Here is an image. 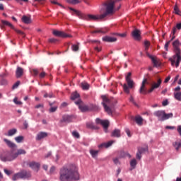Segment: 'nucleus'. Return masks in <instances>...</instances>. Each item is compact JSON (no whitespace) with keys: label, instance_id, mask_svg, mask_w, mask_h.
<instances>
[{"label":"nucleus","instance_id":"obj_1","mask_svg":"<svg viewBox=\"0 0 181 181\" xmlns=\"http://www.w3.org/2000/svg\"><path fill=\"white\" fill-rule=\"evenodd\" d=\"M103 6L105 8V12L100 15H93L88 14L85 15L83 13L69 7L70 11H73L81 19H86V21H101V19H104V18H107L108 15H112L114 13V4L112 3L107 1V3H104Z\"/></svg>","mask_w":181,"mask_h":181},{"label":"nucleus","instance_id":"obj_2","mask_svg":"<svg viewBox=\"0 0 181 181\" xmlns=\"http://www.w3.org/2000/svg\"><path fill=\"white\" fill-rule=\"evenodd\" d=\"M61 181H73L78 180L80 179V174H78V169L74 164H69L64 166L60 170Z\"/></svg>","mask_w":181,"mask_h":181},{"label":"nucleus","instance_id":"obj_3","mask_svg":"<svg viewBox=\"0 0 181 181\" xmlns=\"http://www.w3.org/2000/svg\"><path fill=\"white\" fill-rule=\"evenodd\" d=\"M173 47L175 54H174L173 57L169 58V61L171 62L172 66H175L176 68H177L181 62L180 41L179 39L173 42Z\"/></svg>","mask_w":181,"mask_h":181},{"label":"nucleus","instance_id":"obj_4","mask_svg":"<svg viewBox=\"0 0 181 181\" xmlns=\"http://www.w3.org/2000/svg\"><path fill=\"white\" fill-rule=\"evenodd\" d=\"M146 84H149V82H148L147 78H144L139 89L140 94H148V93H152L155 88H159V79L157 80V83H153L151 88L149 90L146 89Z\"/></svg>","mask_w":181,"mask_h":181},{"label":"nucleus","instance_id":"obj_5","mask_svg":"<svg viewBox=\"0 0 181 181\" xmlns=\"http://www.w3.org/2000/svg\"><path fill=\"white\" fill-rule=\"evenodd\" d=\"M149 46H151V42L148 40L144 41V52L147 56V57H149L151 60L152 61V63L153 64V67H158L159 62L158 60H156V58L149 54L148 50H149Z\"/></svg>","mask_w":181,"mask_h":181},{"label":"nucleus","instance_id":"obj_6","mask_svg":"<svg viewBox=\"0 0 181 181\" xmlns=\"http://www.w3.org/2000/svg\"><path fill=\"white\" fill-rule=\"evenodd\" d=\"M132 76V74L131 72H129L126 76V81L127 83H124L123 85V90L126 94H129V88H134V81L131 79V76Z\"/></svg>","mask_w":181,"mask_h":181},{"label":"nucleus","instance_id":"obj_7","mask_svg":"<svg viewBox=\"0 0 181 181\" xmlns=\"http://www.w3.org/2000/svg\"><path fill=\"white\" fill-rule=\"evenodd\" d=\"M102 104L105 108V112H107L108 115H112V110H111V107H108V105L111 104V100L108 99L105 95H102Z\"/></svg>","mask_w":181,"mask_h":181},{"label":"nucleus","instance_id":"obj_8","mask_svg":"<svg viewBox=\"0 0 181 181\" xmlns=\"http://www.w3.org/2000/svg\"><path fill=\"white\" fill-rule=\"evenodd\" d=\"M31 176L30 173L23 170L15 174L12 177V180L16 181L19 180V179H29Z\"/></svg>","mask_w":181,"mask_h":181},{"label":"nucleus","instance_id":"obj_9","mask_svg":"<svg viewBox=\"0 0 181 181\" xmlns=\"http://www.w3.org/2000/svg\"><path fill=\"white\" fill-rule=\"evenodd\" d=\"M0 159L3 162H11V160L16 159V158L15 157V154H13V151H11L0 156Z\"/></svg>","mask_w":181,"mask_h":181},{"label":"nucleus","instance_id":"obj_10","mask_svg":"<svg viewBox=\"0 0 181 181\" xmlns=\"http://www.w3.org/2000/svg\"><path fill=\"white\" fill-rule=\"evenodd\" d=\"M1 23H2V25H4V26H8L9 28H11V29H13V30H15V32H16V33H18V35H21V36H23V37H25V33L23 32H22L21 30H19L15 28L13 25H12V23H11L10 22H8L7 21L1 20Z\"/></svg>","mask_w":181,"mask_h":181},{"label":"nucleus","instance_id":"obj_11","mask_svg":"<svg viewBox=\"0 0 181 181\" xmlns=\"http://www.w3.org/2000/svg\"><path fill=\"white\" fill-rule=\"evenodd\" d=\"M75 104L78 105L79 110L81 112H87V111H90V107L88 105H85L81 100H78L75 102Z\"/></svg>","mask_w":181,"mask_h":181},{"label":"nucleus","instance_id":"obj_12","mask_svg":"<svg viewBox=\"0 0 181 181\" xmlns=\"http://www.w3.org/2000/svg\"><path fill=\"white\" fill-rule=\"evenodd\" d=\"M96 124H100L104 128L105 132H108V127H110V121L103 120L100 118L95 119Z\"/></svg>","mask_w":181,"mask_h":181},{"label":"nucleus","instance_id":"obj_13","mask_svg":"<svg viewBox=\"0 0 181 181\" xmlns=\"http://www.w3.org/2000/svg\"><path fill=\"white\" fill-rule=\"evenodd\" d=\"M159 116L160 120L165 121L173 117V113H166L165 111L161 110L159 113Z\"/></svg>","mask_w":181,"mask_h":181},{"label":"nucleus","instance_id":"obj_14","mask_svg":"<svg viewBox=\"0 0 181 181\" xmlns=\"http://www.w3.org/2000/svg\"><path fill=\"white\" fill-rule=\"evenodd\" d=\"M69 122H71V117L69 115H64L59 121V127H64V125H67Z\"/></svg>","mask_w":181,"mask_h":181},{"label":"nucleus","instance_id":"obj_15","mask_svg":"<svg viewBox=\"0 0 181 181\" xmlns=\"http://www.w3.org/2000/svg\"><path fill=\"white\" fill-rule=\"evenodd\" d=\"M54 36H57L58 37H71V35L66 34V33L63 31H59L57 30H54L52 32Z\"/></svg>","mask_w":181,"mask_h":181},{"label":"nucleus","instance_id":"obj_16","mask_svg":"<svg viewBox=\"0 0 181 181\" xmlns=\"http://www.w3.org/2000/svg\"><path fill=\"white\" fill-rule=\"evenodd\" d=\"M47 136H49V134L47 132H41L37 134L35 139L36 141H42V139H45V138H47Z\"/></svg>","mask_w":181,"mask_h":181},{"label":"nucleus","instance_id":"obj_17","mask_svg":"<svg viewBox=\"0 0 181 181\" xmlns=\"http://www.w3.org/2000/svg\"><path fill=\"white\" fill-rule=\"evenodd\" d=\"M146 151H148V148H142V147H139L138 148V151L136 153V159H139V160H141V158H142V153H144V152H146Z\"/></svg>","mask_w":181,"mask_h":181},{"label":"nucleus","instance_id":"obj_18","mask_svg":"<svg viewBox=\"0 0 181 181\" xmlns=\"http://www.w3.org/2000/svg\"><path fill=\"white\" fill-rule=\"evenodd\" d=\"M28 166H30V168H31V169H34L35 170H39V168H40V164H39L38 163H36L35 161H32L28 163Z\"/></svg>","mask_w":181,"mask_h":181},{"label":"nucleus","instance_id":"obj_19","mask_svg":"<svg viewBox=\"0 0 181 181\" xmlns=\"http://www.w3.org/2000/svg\"><path fill=\"white\" fill-rule=\"evenodd\" d=\"M132 36L136 40H141V30L135 29L132 32Z\"/></svg>","mask_w":181,"mask_h":181},{"label":"nucleus","instance_id":"obj_20","mask_svg":"<svg viewBox=\"0 0 181 181\" xmlns=\"http://www.w3.org/2000/svg\"><path fill=\"white\" fill-rule=\"evenodd\" d=\"M21 21L22 22H23V23H25V25H29L32 22V18L30 17V16H23V17L21 18Z\"/></svg>","mask_w":181,"mask_h":181},{"label":"nucleus","instance_id":"obj_21","mask_svg":"<svg viewBox=\"0 0 181 181\" xmlns=\"http://www.w3.org/2000/svg\"><path fill=\"white\" fill-rule=\"evenodd\" d=\"M23 76V69L22 67L18 66L16 71V77L17 78H21Z\"/></svg>","mask_w":181,"mask_h":181},{"label":"nucleus","instance_id":"obj_22","mask_svg":"<svg viewBox=\"0 0 181 181\" xmlns=\"http://www.w3.org/2000/svg\"><path fill=\"white\" fill-rule=\"evenodd\" d=\"M104 42H108L109 43H112L114 42H117V37L105 36L103 38Z\"/></svg>","mask_w":181,"mask_h":181},{"label":"nucleus","instance_id":"obj_23","mask_svg":"<svg viewBox=\"0 0 181 181\" xmlns=\"http://www.w3.org/2000/svg\"><path fill=\"white\" fill-rule=\"evenodd\" d=\"M111 136L114 138H120L121 137V130L115 129L111 134Z\"/></svg>","mask_w":181,"mask_h":181},{"label":"nucleus","instance_id":"obj_24","mask_svg":"<svg viewBox=\"0 0 181 181\" xmlns=\"http://www.w3.org/2000/svg\"><path fill=\"white\" fill-rule=\"evenodd\" d=\"M4 141L9 148H16V144H15L13 142L6 139H4Z\"/></svg>","mask_w":181,"mask_h":181},{"label":"nucleus","instance_id":"obj_25","mask_svg":"<svg viewBox=\"0 0 181 181\" xmlns=\"http://www.w3.org/2000/svg\"><path fill=\"white\" fill-rule=\"evenodd\" d=\"M86 127L87 128H90V129H100V127H98V126L94 124V123H87L86 124Z\"/></svg>","mask_w":181,"mask_h":181},{"label":"nucleus","instance_id":"obj_26","mask_svg":"<svg viewBox=\"0 0 181 181\" xmlns=\"http://www.w3.org/2000/svg\"><path fill=\"white\" fill-rule=\"evenodd\" d=\"M19 155H26V151L23 149H18L16 153H14L15 158L19 156Z\"/></svg>","mask_w":181,"mask_h":181},{"label":"nucleus","instance_id":"obj_27","mask_svg":"<svg viewBox=\"0 0 181 181\" xmlns=\"http://www.w3.org/2000/svg\"><path fill=\"white\" fill-rule=\"evenodd\" d=\"M81 87L83 90H89L90 89V84L87 82H82L81 83Z\"/></svg>","mask_w":181,"mask_h":181},{"label":"nucleus","instance_id":"obj_28","mask_svg":"<svg viewBox=\"0 0 181 181\" xmlns=\"http://www.w3.org/2000/svg\"><path fill=\"white\" fill-rule=\"evenodd\" d=\"M135 122L137 125H142V122H144V119L141 116H137L135 117Z\"/></svg>","mask_w":181,"mask_h":181},{"label":"nucleus","instance_id":"obj_29","mask_svg":"<svg viewBox=\"0 0 181 181\" xmlns=\"http://www.w3.org/2000/svg\"><path fill=\"white\" fill-rule=\"evenodd\" d=\"M18 132V130L16 129H11L8 130L7 136H13V135H15Z\"/></svg>","mask_w":181,"mask_h":181},{"label":"nucleus","instance_id":"obj_30","mask_svg":"<svg viewBox=\"0 0 181 181\" xmlns=\"http://www.w3.org/2000/svg\"><path fill=\"white\" fill-rule=\"evenodd\" d=\"M91 33H107V30L103 28L96 29L91 32Z\"/></svg>","mask_w":181,"mask_h":181},{"label":"nucleus","instance_id":"obj_31","mask_svg":"<svg viewBox=\"0 0 181 181\" xmlns=\"http://www.w3.org/2000/svg\"><path fill=\"white\" fill-rule=\"evenodd\" d=\"M77 98H80V94L77 93V92H74L71 95V100H77Z\"/></svg>","mask_w":181,"mask_h":181},{"label":"nucleus","instance_id":"obj_32","mask_svg":"<svg viewBox=\"0 0 181 181\" xmlns=\"http://www.w3.org/2000/svg\"><path fill=\"white\" fill-rule=\"evenodd\" d=\"M98 151L95 150H90V153L93 158H97V156L98 155Z\"/></svg>","mask_w":181,"mask_h":181},{"label":"nucleus","instance_id":"obj_33","mask_svg":"<svg viewBox=\"0 0 181 181\" xmlns=\"http://www.w3.org/2000/svg\"><path fill=\"white\" fill-rule=\"evenodd\" d=\"M67 2L72 5H77V4H81V1L80 0H67Z\"/></svg>","mask_w":181,"mask_h":181},{"label":"nucleus","instance_id":"obj_34","mask_svg":"<svg viewBox=\"0 0 181 181\" xmlns=\"http://www.w3.org/2000/svg\"><path fill=\"white\" fill-rule=\"evenodd\" d=\"M173 146L175 147L176 151H179V148H181V141L180 142H175L173 144Z\"/></svg>","mask_w":181,"mask_h":181},{"label":"nucleus","instance_id":"obj_35","mask_svg":"<svg viewBox=\"0 0 181 181\" xmlns=\"http://www.w3.org/2000/svg\"><path fill=\"white\" fill-rule=\"evenodd\" d=\"M174 96L177 100L181 101V92H177L176 93H174Z\"/></svg>","mask_w":181,"mask_h":181},{"label":"nucleus","instance_id":"obj_36","mask_svg":"<svg viewBox=\"0 0 181 181\" xmlns=\"http://www.w3.org/2000/svg\"><path fill=\"white\" fill-rule=\"evenodd\" d=\"M176 31H177V28H176V26H174L172 31L173 36L171 37V41H173V40H175V35L176 34Z\"/></svg>","mask_w":181,"mask_h":181},{"label":"nucleus","instance_id":"obj_37","mask_svg":"<svg viewBox=\"0 0 181 181\" xmlns=\"http://www.w3.org/2000/svg\"><path fill=\"white\" fill-rule=\"evenodd\" d=\"M15 141L18 142V144H21V142L23 141V136H18L15 137Z\"/></svg>","mask_w":181,"mask_h":181},{"label":"nucleus","instance_id":"obj_38","mask_svg":"<svg viewBox=\"0 0 181 181\" xmlns=\"http://www.w3.org/2000/svg\"><path fill=\"white\" fill-rule=\"evenodd\" d=\"M119 1L121 0H107L105 4H107V2H110V4H113V13H114V6H115V4L116 2H119Z\"/></svg>","mask_w":181,"mask_h":181},{"label":"nucleus","instance_id":"obj_39","mask_svg":"<svg viewBox=\"0 0 181 181\" xmlns=\"http://www.w3.org/2000/svg\"><path fill=\"white\" fill-rule=\"evenodd\" d=\"M174 11H175V13L177 15H180L181 13L180 10H179V6H177V4L175 5Z\"/></svg>","mask_w":181,"mask_h":181},{"label":"nucleus","instance_id":"obj_40","mask_svg":"<svg viewBox=\"0 0 181 181\" xmlns=\"http://www.w3.org/2000/svg\"><path fill=\"white\" fill-rule=\"evenodd\" d=\"M130 165L132 166V168H133V169H135V166H136V160L132 159L130 161Z\"/></svg>","mask_w":181,"mask_h":181},{"label":"nucleus","instance_id":"obj_41","mask_svg":"<svg viewBox=\"0 0 181 181\" xmlns=\"http://www.w3.org/2000/svg\"><path fill=\"white\" fill-rule=\"evenodd\" d=\"M47 97H49V98H53V93H50L49 94L47 93H45L44 98H47Z\"/></svg>","mask_w":181,"mask_h":181},{"label":"nucleus","instance_id":"obj_42","mask_svg":"<svg viewBox=\"0 0 181 181\" xmlns=\"http://www.w3.org/2000/svg\"><path fill=\"white\" fill-rule=\"evenodd\" d=\"M72 135H73V136H74V138H77V139L80 138V134H78V132H77L76 131H74L72 132Z\"/></svg>","mask_w":181,"mask_h":181},{"label":"nucleus","instance_id":"obj_43","mask_svg":"<svg viewBox=\"0 0 181 181\" xmlns=\"http://www.w3.org/2000/svg\"><path fill=\"white\" fill-rule=\"evenodd\" d=\"M19 84H21V81H18L16 83H14L12 86V89L15 90V88H18L19 87Z\"/></svg>","mask_w":181,"mask_h":181},{"label":"nucleus","instance_id":"obj_44","mask_svg":"<svg viewBox=\"0 0 181 181\" xmlns=\"http://www.w3.org/2000/svg\"><path fill=\"white\" fill-rule=\"evenodd\" d=\"M71 49H72L73 52H78V45H73L72 47H71Z\"/></svg>","mask_w":181,"mask_h":181},{"label":"nucleus","instance_id":"obj_45","mask_svg":"<svg viewBox=\"0 0 181 181\" xmlns=\"http://www.w3.org/2000/svg\"><path fill=\"white\" fill-rule=\"evenodd\" d=\"M13 103L17 105H22V102L18 100V98L13 99Z\"/></svg>","mask_w":181,"mask_h":181},{"label":"nucleus","instance_id":"obj_46","mask_svg":"<svg viewBox=\"0 0 181 181\" xmlns=\"http://www.w3.org/2000/svg\"><path fill=\"white\" fill-rule=\"evenodd\" d=\"M57 110V106L52 107L49 109V112H56Z\"/></svg>","mask_w":181,"mask_h":181},{"label":"nucleus","instance_id":"obj_47","mask_svg":"<svg viewBox=\"0 0 181 181\" xmlns=\"http://www.w3.org/2000/svg\"><path fill=\"white\" fill-rule=\"evenodd\" d=\"M46 77V72L42 71L40 74V78H45Z\"/></svg>","mask_w":181,"mask_h":181},{"label":"nucleus","instance_id":"obj_48","mask_svg":"<svg viewBox=\"0 0 181 181\" xmlns=\"http://www.w3.org/2000/svg\"><path fill=\"white\" fill-rule=\"evenodd\" d=\"M168 105H169V102L168 101V99H165V100H163V102H162V105L163 107L167 106Z\"/></svg>","mask_w":181,"mask_h":181},{"label":"nucleus","instance_id":"obj_49","mask_svg":"<svg viewBox=\"0 0 181 181\" xmlns=\"http://www.w3.org/2000/svg\"><path fill=\"white\" fill-rule=\"evenodd\" d=\"M170 42H172V39L170 40H169L168 42H167L165 45V49L166 51H168V47H169V45L170 44Z\"/></svg>","mask_w":181,"mask_h":181},{"label":"nucleus","instance_id":"obj_50","mask_svg":"<svg viewBox=\"0 0 181 181\" xmlns=\"http://www.w3.org/2000/svg\"><path fill=\"white\" fill-rule=\"evenodd\" d=\"M4 173H5L6 175H7V176H9V175L12 173V172H11L10 170H8V169H4Z\"/></svg>","mask_w":181,"mask_h":181},{"label":"nucleus","instance_id":"obj_51","mask_svg":"<svg viewBox=\"0 0 181 181\" xmlns=\"http://www.w3.org/2000/svg\"><path fill=\"white\" fill-rule=\"evenodd\" d=\"M115 35H116L117 36H119L120 37H125V36H127L126 33H122V34L115 33Z\"/></svg>","mask_w":181,"mask_h":181},{"label":"nucleus","instance_id":"obj_52","mask_svg":"<svg viewBox=\"0 0 181 181\" xmlns=\"http://www.w3.org/2000/svg\"><path fill=\"white\" fill-rule=\"evenodd\" d=\"M125 132L127 134V136L131 138V131H129V129H125Z\"/></svg>","mask_w":181,"mask_h":181},{"label":"nucleus","instance_id":"obj_53","mask_svg":"<svg viewBox=\"0 0 181 181\" xmlns=\"http://www.w3.org/2000/svg\"><path fill=\"white\" fill-rule=\"evenodd\" d=\"M165 129L173 130V129H176V127L175 126H165Z\"/></svg>","mask_w":181,"mask_h":181},{"label":"nucleus","instance_id":"obj_54","mask_svg":"<svg viewBox=\"0 0 181 181\" xmlns=\"http://www.w3.org/2000/svg\"><path fill=\"white\" fill-rule=\"evenodd\" d=\"M49 43H56L57 42V40L56 38H50L49 40Z\"/></svg>","mask_w":181,"mask_h":181},{"label":"nucleus","instance_id":"obj_55","mask_svg":"<svg viewBox=\"0 0 181 181\" xmlns=\"http://www.w3.org/2000/svg\"><path fill=\"white\" fill-rule=\"evenodd\" d=\"M33 73L34 76H37L39 74V70L37 69H33Z\"/></svg>","mask_w":181,"mask_h":181},{"label":"nucleus","instance_id":"obj_56","mask_svg":"<svg viewBox=\"0 0 181 181\" xmlns=\"http://www.w3.org/2000/svg\"><path fill=\"white\" fill-rule=\"evenodd\" d=\"M98 148H99L100 149H103V148H106L105 143H103L102 144H100V145L98 146Z\"/></svg>","mask_w":181,"mask_h":181},{"label":"nucleus","instance_id":"obj_57","mask_svg":"<svg viewBox=\"0 0 181 181\" xmlns=\"http://www.w3.org/2000/svg\"><path fill=\"white\" fill-rule=\"evenodd\" d=\"M55 170H56V168L54 166H52V167H51V168L49 170V173H54Z\"/></svg>","mask_w":181,"mask_h":181},{"label":"nucleus","instance_id":"obj_58","mask_svg":"<svg viewBox=\"0 0 181 181\" xmlns=\"http://www.w3.org/2000/svg\"><path fill=\"white\" fill-rule=\"evenodd\" d=\"M34 2H38V4H45V0H33Z\"/></svg>","mask_w":181,"mask_h":181},{"label":"nucleus","instance_id":"obj_59","mask_svg":"<svg viewBox=\"0 0 181 181\" xmlns=\"http://www.w3.org/2000/svg\"><path fill=\"white\" fill-rule=\"evenodd\" d=\"M112 141H109L107 143H105L106 145V148H110V146H111V145H112Z\"/></svg>","mask_w":181,"mask_h":181},{"label":"nucleus","instance_id":"obj_60","mask_svg":"<svg viewBox=\"0 0 181 181\" xmlns=\"http://www.w3.org/2000/svg\"><path fill=\"white\" fill-rule=\"evenodd\" d=\"M113 162H114V163H115V165H118V163H119V160H118L117 158H114V159H113Z\"/></svg>","mask_w":181,"mask_h":181},{"label":"nucleus","instance_id":"obj_61","mask_svg":"<svg viewBox=\"0 0 181 181\" xmlns=\"http://www.w3.org/2000/svg\"><path fill=\"white\" fill-rule=\"evenodd\" d=\"M23 125H24V128L25 129H28V127H29V124H28V122L25 121L24 123H23Z\"/></svg>","mask_w":181,"mask_h":181},{"label":"nucleus","instance_id":"obj_62","mask_svg":"<svg viewBox=\"0 0 181 181\" xmlns=\"http://www.w3.org/2000/svg\"><path fill=\"white\" fill-rule=\"evenodd\" d=\"M129 101L131 103H133L134 104V105H136V103H135V101L134 100V98L132 96L130 97Z\"/></svg>","mask_w":181,"mask_h":181},{"label":"nucleus","instance_id":"obj_63","mask_svg":"<svg viewBox=\"0 0 181 181\" xmlns=\"http://www.w3.org/2000/svg\"><path fill=\"white\" fill-rule=\"evenodd\" d=\"M177 131L181 136V126L177 127Z\"/></svg>","mask_w":181,"mask_h":181},{"label":"nucleus","instance_id":"obj_64","mask_svg":"<svg viewBox=\"0 0 181 181\" xmlns=\"http://www.w3.org/2000/svg\"><path fill=\"white\" fill-rule=\"evenodd\" d=\"M175 28H177V30H181V23H177Z\"/></svg>","mask_w":181,"mask_h":181}]
</instances>
